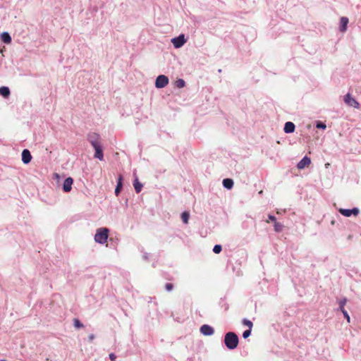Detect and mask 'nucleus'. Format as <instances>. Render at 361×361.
<instances>
[{"label": "nucleus", "instance_id": "nucleus-1", "mask_svg": "<svg viewBox=\"0 0 361 361\" xmlns=\"http://www.w3.org/2000/svg\"><path fill=\"white\" fill-rule=\"evenodd\" d=\"M224 342L228 350H233L238 347L239 338L235 332L229 331L225 334Z\"/></svg>", "mask_w": 361, "mask_h": 361}, {"label": "nucleus", "instance_id": "nucleus-2", "mask_svg": "<svg viewBox=\"0 0 361 361\" xmlns=\"http://www.w3.org/2000/svg\"><path fill=\"white\" fill-rule=\"evenodd\" d=\"M109 229L106 227H101L97 229L94 235V241L99 244L103 245L107 242Z\"/></svg>", "mask_w": 361, "mask_h": 361}, {"label": "nucleus", "instance_id": "nucleus-3", "mask_svg": "<svg viewBox=\"0 0 361 361\" xmlns=\"http://www.w3.org/2000/svg\"><path fill=\"white\" fill-rule=\"evenodd\" d=\"M169 78L165 75H159L157 77L155 80V87L157 89L165 87L169 84Z\"/></svg>", "mask_w": 361, "mask_h": 361}, {"label": "nucleus", "instance_id": "nucleus-4", "mask_svg": "<svg viewBox=\"0 0 361 361\" xmlns=\"http://www.w3.org/2000/svg\"><path fill=\"white\" fill-rule=\"evenodd\" d=\"M186 42L187 39L183 34H180L178 37L171 39V43L176 49L182 47Z\"/></svg>", "mask_w": 361, "mask_h": 361}, {"label": "nucleus", "instance_id": "nucleus-5", "mask_svg": "<svg viewBox=\"0 0 361 361\" xmlns=\"http://www.w3.org/2000/svg\"><path fill=\"white\" fill-rule=\"evenodd\" d=\"M338 212L345 217H349L352 215L357 216L360 213V209L357 207H353L352 209L340 208Z\"/></svg>", "mask_w": 361, "mask_h": 361}, {"label": "nucleus", "instance_id": "nucleus-6", "mask_svg": "<svg viewBox=\"0 0 361 361\" xmlns=\"http://www.w3.org/2000/svg\"><path fill=\"white\" fill-rule=\"evenodd\" d=\"M87 140L92 146H94L101 143L100 135L97 133H89L87 135Z\"/></svg>", "mask_w": 361, "mask_h": 361}, {"label": "nucleus", "instance_id": "nucleus-7", "mask_svg": "<svg viewBox=\"0 0 361 361\" xmlns=\"http://www.w3.org/2000/svg\"><path fill=\"white\" fill-rule=\"evenodd\" d=\"M346 302H347V298H343L341 299L338 301L339 307L338 308V310L341 311L343 313V317L347 320V322H350V317L348 312L345 310V305Z\"/></svg>", "mask_w": 361, "mask_h": 361}, {"label": "nucleus", "instance_id": "nucleus-8", "mask_svg": "<svg viewBox=\"0 0 361 361\" xmlns=\"http://www.w3.org/2000/svg\"><path fill=\"white\" fill-rule=\"evenodd\" d=\"M344 102L350 106H353L356 109L360 108L359 102L355 98H353L350 93H347L344 96Z\"/></svg>", "mask_w": 361, "mask_h": 361}, {"label": "nucleus", "instance_id": "nucleus-9", "mask_svg": "<svg viewBox=\"0 0 361 361\" xmlns=\"http://www.w3.org/2000/svg\"><path fill=\"white\" fill-rule=\"evenodd\" d=\"M92 147L94 149V157L96 159H98L99 160L102 161L104 159V152H103V148L102 146V144H98L94 146H92Z\"/></svg>", "mask_w": 361, "mask_h": 361}, {"label": "nucleus", "instance_id": "nucleus-10", "mask_svg": "<svg viewBox=\"0 0 361 361\" xmlns=\"http://www.w3.org/2000/svg\"><path fill=\"white\" fill-rule=\"evenodd\" d=\"M73 183V179L71 177L66 178L63 183V190L65 192H69L72 190V185Z\"/></svg>", "mask_w": 361, "mask_h": 361}, {"label": "nucleus", "instance_id": "nucleus-11", "mask_svg": "<svg viewBox=\"0 0 361 361\" xmlns=\"http://www.w3.org/2000/svg\"><path fill=\"white\" fill-rule=\"evenodd\" d=\"M200 332L204 336H212L214 333V329L212 326H211L208 324H203L200 327Z\"/></svg>", "mask_w": 361, "mask_h": 361}, {"label": "nucleus", "instance_id": "nucleus-12", "mask_svg": "<svg viewBox=\"0 0 361 361\" xmlns=\"http://www.w3.org/2000/svg\"><path fill=\"white\" fill-rule=\"evenodd\" d=\"M22 161L25 164H29L32 160V155L27 149H24L21 153Z\"/></svg>", "mask_w": 361, "mask_h": 361}, {"label": "nucleus", "instance_id": "nucleus-13", "mask_svg": "<svg viewBox=\"0 0 361 361\" xmlns=\"http://www.w3.org/2000/svg\"><path fill=\"white\" fill-rule=\"evenodd\" d=\"M123 186V176L121 174L118 175L117 184L115 188L114 193L116 196H118L121 193Z\"/></svg>", "mask_w": 361, "mask_h": 361}, {"label": "nucleus", "instance_id": "nucleus-14", "mask_svg": "<svg viewBox=\"0 0 361 361\" xmlns=\"http://www.w3.org/2000/svg\"><path fill=\"white\" fill-rule=\"evenodd\" d=\"M311 164V159L305 156L297 164V168L298 169H303L306 166H309Z\"/></svg>", "mask_w": 361, "mask_h": 361}, {"label": "nucleus", "instance_id": "nucleus-15", "mask_svg": "<svg viewBox=\"0 0 361 361\" xmlns=\"http://www.w3.org/2000/svg\"><path fill=\"white\" fill-rule=\"evenodd\" d=\"M295 130V124L291 121H287L283 128V130L286 133H292Z\"/></svg>", "mask_w": 361, "mask_h": 361}, {"label": "nucleus", "instance_id": "nucleus-16", "mask_svg": "<svg viewBox=\"0 0 361 361\" xmlns=\"http://www.w3.org/2000/svg\"><path fill=\"white\" fill-rule=\"evenodd\" d=\"M349 20L347 17H341L340 20L339 30L341 32H345Z\"/></svg>", "mask_w": 361, "mask_h": 361}, {"label": "nucleus", "instance_id": "nucleus-17", "mask_svg": "<svg viewBox=\"0 0 361 361\" xmlns=\"http://www.w3.org/2000/svg\"><path fill=\"white\" fill-rule=\"evenodd\" d=\"M222 184L224 188L227 190H231L233 187L234 181L231 178H226L223 180Z\"/></svg>", "mask_w": 361, "mask_h": 361}, {"label": "nucleus", "instance_id": "nucleus-18", "mask_svg": "<svg viewBox=\"0 0 361 361\" xmlns=\"http://www.w3.org/2000/svg\"><path fill=\"white\" fill-rule=\"evenodd\" d=\"M1 39L3 42L6 44H9L11 42V37L8 32H4L0 35Z\"/></svg>", "mask_w": 361, "mask_h": 361}, {"label": "nucleus", "instance_id": "nucleus-19", "mask_svg": "<svg viewBox=\"0 0 361 361\" xmlns=\"http://www.w3.org/2000/svg\"><path fill=\"white\" fill-rule=\"evenodd\" d=\"M133 186L136 193L140 192L143 187L142 184L138 180V178L136 176L133 181Z\"/></svg>", "mask_w": 361, "mask_h": 361}, {"label": "nucleus", "instance_id": "nucleus-20", "mask_svg": "<svg viewBox=\"0 0 361 361\" xmlns=\"http://www.w3.org/2000/svg\"><path fill=\"white\" fill-rule=\"evenodd\" d=\"M11 94L10 89L6 86L0 87V95L4 98H7Z\"/></svg>", "mask_w": 361, "mask_h": 361}, {"label": "nucleus", "instance_id": "nucleus-21", "mask_svg": "<svg viewBox=\"0 0 361 361\" xmlns=\"http://www.w3.org/2000/svg\"><path fill=\"white\" fill-rule=\"evenodd\" d=\"M189 219H190V213L188 212L185 211V212H182L181 219L184 224H187L188 223Z\"/></svg>", "mask_w": 361, "mask_h": 361}, {"label": "nucleus", "instance_id": "nucleus-22", "mask_svg": "<svg viewBox=\"0 0 361 361\" xmlns=\"http://www.w3.org/2000/svg\"><path fill=\"white\" fill-rule=\"evenodd\" d=\"M274 231L277 233L281 232L283 228V225L280 222H274Z\"/></svg>", "mask_w": 361, "mask_h": 361}, {"label": "nucleus", "instance_id": "nucleus-23", "mask_svg": "<svg viewBox=\"0 0 361 361\" xmlns=\"http://www.w3.org/2000/svg\"><path fill=\"white\" fill-rule=\"evenodd\" d=\"M219 305H221V308L224 310V311H227L229 309V305L223 298H221Z\"/></svg>", "mask_w": 361, "mask_h": 361}, {"label": "nucleus", "instance_id": "nucleus-24", "mask_svg": "<svg viewBox=\"0 0 361 361\" xmlns=\"http://www.w3.org/2000/svg\"><path fill=\"white\" fill-rule=\"evenodd\" d=\"M176 86L178 88H183L185 86V82L183 79L182 78H178L176 81Z\"/></svg>", "mask_w": 361, "mask_h": 361}, {"label": "nucleus", "instance_id": "nucleus-25", "mask_svg": "<svg viewBox=\"0 0 361 361\" xmlns=\"http://www.w3.org/2000/svg\"><path fill=\"white\" fill-rule=\"evenodd\" d=\"M73 326L76 328V329H80V328H82L83 327V324L77 318H75L73 319Z\"/></svg>", "mask_w": 361, "mask_h": 361}, {"label": "nucleus", "instance_id": "nucleus-26", "mask_svg": "<svg viewBox=\"0 0 361 361\" xmlns=\"http://www.w3.org/2000/svg\"><path fill=\"white\" fill-rule=\"evenodd\" d=\"M242 323L243 325L247 326L248 329H252L253 326V323L247 319H243Z\"/></svg>", "mask_w": 361, "mask_h": 361}, {"label": "nucleus", "instance_id": "nucleus-27", "mask_svg": "<svg viewBox=\"0 0 361 361\" xmlns=\"http://www.w3.org/2000/svg\"><path fill=\"white\" fill-rule=\"evenodd\" d=\"M316 128H318V129H322V130H325L326 128V125L322 122V121H317L316 122Z\"/></svg>", "mask_w": 361, "mask_h": 361}, {"label": "nucleus", "instance_id": "nucleus-28", "mask_svg": "<svg viewBox=\"0 0 361 361\" xmlns=\"http://www.w3.org/2000/svg\"><path fill=\"white\" fill-rule=\"evenodd\" d=\"M212 250L215 254H219L222 251V246L221 245H215Z\"/></svg>", "mask_w": 361, "mask_h": 361}, {"label": "nucleus", "instance_id": "nucleus-29", "mask_svg": "<svg viewBox=\"0 0 361 361\" xmlns=\"http://www.w3.org/2000/svg\"><path fill=\"white\" fill-rule=\"evenodd\" d=\"M251 332H252V329H246L243 333V338L245 339L247 338L251 335Z\"/></svg>", "mask_w": 361, "mask_h": 361}, {"label": "nucleus", "instance_id": "nucleus-30", "mask_svg": "<svg viewBox=\"0 0 361 361\" xmlns=\"http://www.w3.org/2000/svg\"><path fill=\"white\" fill-rule=\"evenodd\" d=\"M165 289L166 291L170 292L173 289V285L171 283H167L165 284Z\"/></svg>", "mask_w": 361, "mask_h": 361}, {"label": "nucleus", "instance_id": "nucleus-31", "mask_svg": "<svg viewBox=\"0 0 361 361\" xmlns=\"http://www.w3.org/2000/svg\"><path fill=\"white\" fill-rule=\"evenodd\" d=\"M268 218L270 221H274V222H276V218L275 216L272 215V214H269L268 215Z\"/></svg>", "mask_w": 361, "mask_h": 361}, {"label": "nucleus", "instance_id": "nucleus-32", "mask_svg": "<svg viewBox=\"0 0 361 361\" xmlns=\"http://www.w3.org/2000/svg\"><path fill=\"white\" fill-rule=\"evenodd\" d=\"M109 359L111 361H116V356L114 353H111L109 354Z\"/></svg>", "mask_w": 361, "mask_h": 361}, {"label": "nucleus", "instance_id": "nucleus-33", "mask_svg": "<svg viewBox=\"0 0 361 361\" xmlns=\"http://www.w3.org/2000/svg\"><path fill=\"white\" fill-rule=\"evenodd\" d=\"M142 258L145 259V260H148L149 259V254L147 253V252H144L143 253V255H142Z\"/></svg>", "mask_w": 361, "mask_h": 361}, {"label": "nucleus", "instance_id": "nucleus-34", "mask_svg": "<svg viewBox=\"0 0 361 361\" xmlns=\"http://www.w3.org/2000/svg\"><path fill=\"white\" fill-rule=\"evenodd\" d=\"M94 339V334H90L88 336V340L90 342H92Z\"/></svg>", "mask_w": 361, "mask_h": 361}, {"label": "nucleus", "instance_id": "nucleus-35", "mask_svg": "<svg viewBox=\"0 0 361 361\" xmlns=\"http://www.w3.org/2000/svg\"><path fill=\"white\" fill-rule=\"evenodd\" d=\"M218 72H219V73H221V69H219V70H218Z\"/></svg>", "mask_w": 361, "mask_h": 361}, {"label": "nucleus", "instance_id": "nucleus-36", "mask_svg": "<svg viewBox=\"0 0 361 361\" xmlns=\"http://www.w3.org/2000/svg\"><path fill=\"white\" fill-rule=\"evenodd\" d=\"M0 361H6V360H1Z\"/></svg>", "mask_w": 361, "mask_h": 361}]
</instances>
